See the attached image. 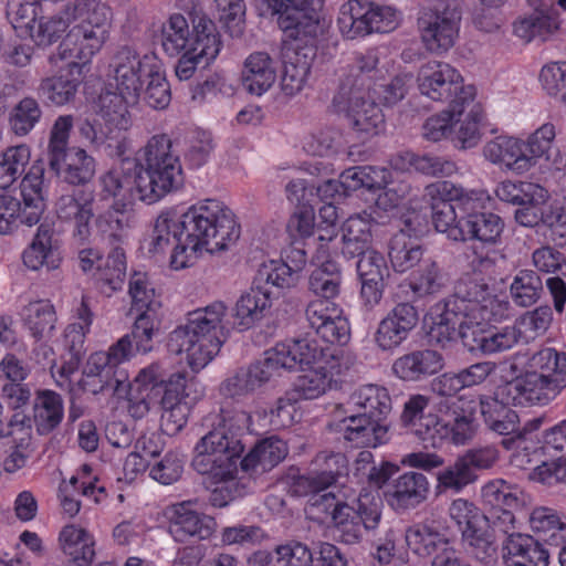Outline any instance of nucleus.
Masks as SVG:
<instances>
[{
	"label": "nucleus",
	"instance_id": "f257e3e1",
	"mask_svg": "<svg viewBox=\"0 0 566 566\" xmlns=\"http://www.w3.org/2000/svg\"><path fill=\"white\" fill-rule=\"evenodd\" d=\"M71 17L77 21L49 57L51 64L67 61L65 74L42 80L40 91L54 105L74 98L83 80L84 67L101 51L109 36L112 9L101 0H75Z\"/></svg>",
	"mask_w": 566,
	"mask_h": 566
},
{
	"label": "nucleus",
	"instance_id": "f03ea898",
	"mask_svg": "<svg viewBox=\"0 0 566 566\" xmlns=\"http://www.w3.org/2000/svg\"><path fill=\"white\" fill-rule=\"evenodd\" d=\"M424 193L429 198L436 230L452 241L494 243L503 231L497 214L475 211L484 198L483 191L440 180L428 185Z\"/></svg>",
	"mask_w": 566,
	"mask_h": 566
},
{
	"label": "nucleus",
	"instance_id": "7ed1b4c3",
	"mask_svg": "<svg viewBox=\"0 0 566 566\" xmlns=\"http://www.w3.org/2000/svg\"><path fill=\"white\" fill-rule=\"evenodd\" d=\"M251 416L239 408H221L202 419L208 432L195 447L192 468L219 481L233 480L239 472L244 451L242 440L249 430Z\"/></svg>",
	"mask_w": 566,
	"mask_h": 566
},
{
	"label": "nucleus",
	"instance_id": "20e7f679",
	"mask_svg": "<svg viewBox=\"0 0 566 566\" xmlns=\"http://www.w3.org/2000/svg\"><path fill=\"white\" fill-rule=\"evenodd\" d=\"M163 63L153 51L144 54L129 45L116 50L109 62V75L115 81V92L99 95L103 118L119 128H129L132 118L129 104H135L142 95L146 81Z\"/></svg>",
	"mask_w": 566,
	"mask_h": 566
},
{
	"label": "nucleus",
	"instance_id": "39448f33",
	"mask_svg": "<svg viewBox=\"0 0 566 566\" xmlns=\"http://www.w3.org/2000/svg\"><path fill=\"white\" fill-rule=\"evenodd\" d=\"M391 410L392 401L387 388L364 385L348 397L339 431L356 448H376L389 439L387 418Z\"/></svg>",
	"mask_w": 566,
	"mask_h": 566
},
{
	"label": "nucleus",
	"instance_id": "423d86ee",
	"mask_svg": "<svg viewBox=\"0 0 566 566\" xmlns=\"http://www.w3.org/2000/svg\"><path fill=\"white\" fill-rule=\"evenodd\" d=\"M224 313L226 306L222 302H214L188 313L186 323L169 334L168 350L176 355L186 354L192 370L202 369L219 353L222 345L220 335Z\"/></svg>",
	"mask_w": 566,
	"mask_h": 566
},
{
	"label": "nucleus",
	"instance_id": "0eeeda50",
	"mask_svg": "<svg viewBox=\"0 0 566 566\" xmlns=\"http://www.w3.org/2000/svg\"><path fill=\"white\" fill-rule=\"evenodd\" d=\"M378 56L375 51L360 53L355 59L354 69L359 73L350 85L342 83L333 98L335 112L343 113L350 120L353 128L366 135H378L385 128V115L375 102H367L369 85L365 87V77L376 70Z\"/></svg>",
	"mask_w": 566,
	"mask_h": 566
},
{
	"label": "nucleus",
	"instance_id": "6e6552de",
	"mask_svg": "<svg viewBox=\"0 0 566 566\" xmlns=\"http://www.w3.org/2000/svg\"><path fill=\"white\" fill-rule=\"evenodd\" d=\"M168 135H154L144 148L145 167L137 164L136 181L138 200L148 205L177 189L182 181L179 157L171 150Z\"/></svg>",
	"mask_w": 566,
	"mask_h": 566
},
{
	"label": "nucleus",
	"instance_id": "1a4fd4ad",
	"mask_svg": "<svg viewBox=\"0 0 566 566\" xmlns=\"http://www.w3.org/2000/svg\"><path fill=\"white\" fill-rule=\"evenodd\" d=\"M182 216L188 231L185 248H207L212 240L214 248H230L241 235L234 212L220 200H199Z\"/></svg>",
	"mask_w": 566,
	"mask_h": 566
},
{
	"label": "nucleus",
	"instance_id": "9d476101",
	"mask_svg": "<svg viewBox=\"0 0 566 566\" xmlns=\"http://www.w3.org/2000/svg\"><path fill=\"white\" fill-rule=\"evenodd\" d=\"M133 356L129 336L120 337L107 352L92 354L83 371V389L93 395L108 392L118 398L129 395V375L122 367Z\"/></svg>",
	"mask_w": 566,
	"mask_h": 566
},
{
	"label": "nucleus",
	"instance_id": "9b49d317",
	"mask_svg": "<svg viewBox=\"0 0 566 566\" xmlns=\"http://www.w3.org/2000/svg\"><path fill=\"white\" fill-rule=\"evenodd\" d=\"M44 164L31 165L20 184L22 202L0 191V233L9 234L19 223L36 224L45 209Z\"/></svg>",
	"mask_w": 566,
	"mask_h": 566
},
{
	"label": "nucleus",
	"instance_id": "f8f14e48",
	"mask_svg": "<svg viewBox=\"0 0 566 566\" xmlns=\"http://www.w3.org/2000/svg\"><path fill=\"white\" fill-rule=\"evenodd\" d=\"M400 23V12L373 0H347L338 10L336 24L344 39H365L374 33H389Z\"/></svg>",
	"mask_w": 566,
	"mask_h": 566
},
{
	"label": "nucleus",
	"instance_id": "ddd939ff",
	"mask_svg": "<svg viewBox=\"0 0 566 566\" xmlns=\"http://www.w3.org/2000/svg\"><path fill=\"white\" fill-rule=\"evenodd\" d=\"M272 15L283 35L295 39L297 34L326 33L329 28L322 14L323 0H260Z\"/></svg>",
	"mask_w": 566,
	"mask_h": 566
},
{
	"label": "nucleus",
	"instance_id": "4468645a",
	"mask_svg": "<svg viewBox=\"0 0 566 566\" xmlns=\"http://www.w3.org/2000/svg\"><path fill=\"white\" fill-rule=\"evenodd\" d=\"M202 396L195 378H188L186 373H175L169 376L166 389L160 400L161 430L168 436L179 433L188 422L192 406Z\"/></svg>",
	"mask_w": 566,
	"mask_h": 566
},
{
	"label": "nucleus",
	"instance_id": "2eb2a0df",
	"mask_svg": "<svg viewBox=\"0 0 566 566\" xmlns=\"http://www.w3.org/2000/svg\"><path fill=\"white\" fill-rule=\"evenodd\" d=\"M324 34H297L295 39L283 35L281 90L285 95L294 96L303 90L317 53V41Z\"/></svg>",
	"mask_w": 566,
	"mask_h": 566
},
{
	"label": "nucleus",
	"instance_id": "dca6fc26",
	"mask_svg": "<svg viewBox=\"0 0 566 566\" xmlns=\"http://www.w3.org/2000/svg\"><path fill=\"white\" fill-rule=\"evenodd\" d=\"M461 15L457 8L436 4L423 9L417 20L421 42L431 53H444L455 43Z\"/></svg>",
	"mask_w": 566,
	"mask_h": 566
},
{
	"label": "nucleus",
	"instance_id": "f3484780",
	"mask_svg": "<svg viewBox=\"0 0 566 566\" xmlns=\"http://www.w3.org/2000/svg\"><path fill=\"white\" fill-rule=\"evenodd\" d=\"M195 39L191 46L184 50L175 66L176 76L180 81L191 78L197 67L203 63L209 65L219 54L222 42L216 23L207 14L193 18Z\"/></svg>",
	"mask_w": 566,
	"mask_h": 566
},
{
	"label": "nucleus",
	"instance_id": "a211bd4d",
	"mask_svg": "<svg viewBox=\"0 0 566 566\" xmlns=\"http://www.w3.org/2000/svg\"><path fill=\"white\" fill-rule=\"evenodd\" d=\"M94 193L81 188L61 195L55 202V212L60 220L72 224L74 244H90L93 235L92 219Z\"/></svg>",
	"mask_w": 566,
	"mask_h": 566
},
{
	"label": "nucleus",
	"instance_id": "6ab92c4d",
	"mask_svg": "<svg viewBox=\"0 0 566 566\" xmlns=\"http://www.w3.org/2000/svg\"><path fill=\"white\" fill-rule=\"evenodd\" d=\"M565 387L536 371L527 370L524 375L506 382L499 389V395L512 401L514 406L547 405Z\"/></svg>",
	"mask_w": 566,
	"mask_h": 566
},
{
	"label": "nucleus",
	"instance_id": "aec40b11",
	"mask_svg": "<svg viewBox=\"0 0 566 566\" xmlns=\"http://www.w3.org/2000/svg\"><path fill=\"white\" fill-rule=\"evenodd\" d=\"M419 322V312L410 302L397 303L384 316L374 334L376 346L386 353H392L408 339Z\"/></svg>",
	"mask_w": 566,
	"mask_h": 566
},
{
	"label": "nucleus",
	"instance_id": "412c9836",
	"mask_svg": "<svg viewBox=\"0 0 566 566\" xmlns=\"http://www.w3.org/2000/svg\"><path fill=\"white\" fill-rule=\"evenodd\" d=\"M418 87L422 95L437 102L455 98L463 85L461 73L446 62L429 61L423 64L417 76Z\"/></svg>",
	"mask_w": 566,
	"mask_h": 566
},
{
	"label": "nucleus",
	"instance_id": "4be33fe9",
	"mask_svg": "<svg viewBox=\"0 0 566 566\" xmlns=\"http://www.w3.org/2000/svg\"><path fill=\"white\" fill-rule=\"evenodd\" d=\"M348 472V461L340 452L322 451L312 461L308 473L301 475L294 483L300 495L319 493L334 485L339 478Z\"/></svg>",
	"mask_w": 566,
	"mask_h": 566
},
{
	"label": "nucleus",
	"instance_id": "5701e85b",
	"mask_svg": "<svg viewBox=\"0 0 566 566\" xmlns=\"http://www.w3.org/2000/svg\"><path fill=\"white\" fill-rule=\"evenodd\" d=\"M176 6L188 14L192 30L190 31L188 19L181 13H172L163 22L159 39L164 52L169 56H178L191 46L195 39L193 18L197 13L206 14L200 0H177Z\"/></svg>",
	"mask_w": 566,
	"mask_h": 566
},
{
	"label": "nucleus",
	"instance_id": "b1692460",
	"mask_svg": "<svg viewBox=\"0 0 566 566\" xmlns=\"http://www.w3.org/2000/svg\"><path fill=\"white\" fill-rule=\"evenodd\" d=\"M430 495L428 478L417 471H407L391 479L384 496L388 505L397 513H406L427 502Z\"/></svg>",
	"mask_w": 566,
	"mask_h": 566
},
{
	"label": "nucleus",
	"instance_id": "393cba45",
	"mask_svg": "<svg viewBox=\"0 0 566 566\" xmlns=\"http://www.w3.org/2000/svg\"><path fill=\"white\" fill-rule=\"evenodd\" d=\"M266 354L280 376L281 370L297 371L319 365L324 348L318 346L316 339L306 336L293 339L291 343L277 344L266 350Z\"/></svg>",
	"mask_w": 566,
	"mask_h": 566
},
{
	"label": "nucleus",
	"instance_id": "a878e982",
	"mask_svg": "<svg viewBox=\"0 0 566 566\" xmlns=\"http://www.w3.org/2000/svg\"><path fill=\"white\" fill-rule=\"evenodd\" d=\"M468 265L472 273L463 274L454 284L453 300L448 302L470 303L471 308L478 305L488 296L490 291L488 283L482 277V272L490 270L494 264V259L489 255L488 250H469L465 253ZM458 306V304H455Z\"/></svg>",
	"mask_w": 566,
	"mask_h": 566
},
{
	"label": "nucleus",
	"instance_id": "bb28decb",
	"mask_svg": "<svg viewBox=\"0 0 566 566\" xmlns=\"http://www.w3.org/2000/svg\"><path fill=\"white\" fill-rule=\"evenodd\" d=\"M78 263L83 272L92 273L111 291L122 289L126 261L120 250H80Z\"/></svg>",
	"mask_w": 566,
	"mask_h": 566
},
{
	"label": "nucleus",
	"instance_id": "cd10ccee",
	"mask_svg": "<svg viewBox=\"0 0 566 566\" xmlns=\"http://www.w3.org/2000/svg\"><path fill=\"white\" fill-rule=\"evenodd\" d=\"M510 403L512 401L503 399L499 391L495 397H482L480 400V411L484 422L492 431L505 436L501 444L506 450L514 449L517 441L523 438L518 416L509 407Z\"/></svg>",
	"mask_w": 566,
	"mask_h": 566
},
{
	"label": "nucleus",
	"instance_id": "c85d7f7f",
	"mask_svg": "<svg viewBox=\"0 0 566 566\" xmlns=\"http://www.w3.org/2000/svg\"><path fill=\"white\" fill-rule=\"evenodd\" d=\"M279 376L268 354L248 367H240L219 386V392L226 398L242 399L252 395L273 377Z\"/></svg>",
	"mask_w": 566,
	"mask_h": 566
},
{
	"label": "nucleus",
	"instance_id": "c756f323",
	"mask_svg": "<svg viewBox=\"0 0 566 566\" xmlns=\"http://www.w3.org/2000/svg\"><path fill=\"white\" fill-rule=\"evenodd\" d=\"M137 161L125 158L119 167H113L99 178L102 199L114 198V208L125 209L138 200L136 181Z\"/></svg>",
	"mask_w": 566,
	"mask_h": 566
},
{
	"label": "nucleus",
	"instance_id": "7c9ffc66",
	"mask_svg": "<svg viewBox=\"0 0 566 566\" xmlns=\"http://www.w3.org/2000/svg\"><path fill=\"white\" fill-rule=\"evenodd\" d=\"M191 502L174 504L170 509L169 533L177 542H186L190 537L209 538L214 530L212 517L199 514L191 507Z\"/></svg>",
	"mask_w": 566,
	"mask_h": 566
},
{
	"label": "nucleus",
	"instance_id": "2f4dec72",
	"mask_svg": "<svg viewBox=\"0 0 566 566\" xmlns=\"http://www.w3.org/2000/svg\"><path fill=\"white\" fill-rule=\"evenodd\" d=\"M505 566H548L549 552L531 535L511 534L502 543Z\"/></svg>",
	"mask_w": 566,
	"mask_h": 566
},
{
	"label": "nucleus",
	"instance_id": "473e14b6",
	"mask_svg": "<svg viewBox=\"0 0 566 566\" xmlns=\"http://www.w3.org/2000/svg\"><path fill=\"white\" fill-rule=\"evenodd\" d=\"M444 366L442 354L432 349H416L396 358L392 374L405 381H421L438 374Z\"/></svg>",
	"mask_w": 566,
	"mask_h": 566
},
{
	"label": "nucleus",
	"instance_id": "72a5a7b5",
	"mask_svg": "<svg viewBox=\"0 0 566 566\" xmlns=\"http://www.w3.org/2000/svg\"><path fill=\"white\" fill-rule=\"evenodd\" d=\"M473 327L463 332V345L471 352L480 350L485 355L511 349L522 336L516 326L484 331L481 323L473 322Z\"/></svg>",
	"mask_w": 566,
	"mask_h": 566
},
{
	"label": "nucleus",
	"instance_id": "f704fd0d",
	"mask_svg": "<svg viewBox=\"0 0 566 566\" xmlns=\"http://www.w3.org/2000/svg\"><path fill=\"white\" fill-rule=\"evenodd\" d=\"M49 164L62 181L73 186H85L95 175V159L78 147L51 157Z\"/></svg>",
	"mask_w": 566,
	"mask_h": 566
},
{
	"label": "nucleus",
	"instance_id": "c9c22d12",
	"mask_svg": "<svg viewBox=\"0 0 566 566\" xmlns=\"http://www.w3.org/2000/svg\"><path fill=\"white\" fill-rule=\"evenodd\" d=\"M405 539L408 548L419 557H434L450 545L444 527L433 518L407 527Z\"/></svg>",
	"mask_w": 566,
	"mask_h": 566
},
{
	"label": "nucleus",
	"instance_id": "e433bc0d",
	"mask_svg": "<svg viewBox=\"0 0 566 566\" xmlns=\"http://www.w3.org/2000/svg\"><path fill=\"white\" fill-rule=\"evenodd\" d=\"M475 96L476 88L474 85L462 88L457 97L450 101L448 109L427 118L422 126L423 137L431 142L451 138L454 133L453 125L455 120H459L457 117L465 112V106L472 103Z\"/></svg>",
	"mask_w": 566,
	"mask_h": 566
},
{
	"label": "nucleus",
	"instance_id": "4c0bfd02",
	"mask_svg": "<svg viewBox=\"0 0 566 566\" xmlns=\"http://www.w3.org/2000/svg\"><path fill=\"white\" fill-rule=\"evenodd\" d=\"M485 158L514 172H525L533 167L532 157L525 150V142L510 136H497L483 149Z\"/></svg>",
	"mask_w": 566,
	"mask_h": 566
},
{
	"label": "nucleus",
	"instance_id": "58836bf2",
	"mask_svg": "<svg viewBox=\"0 0 566 566\" xmlns=\"http://www.w3.org/2000/svg\"><path fill=\"white\" fill-rule=\"evenodd\" d=\"M277 66L266 52H253L243 63L241 82L244 90L255 96L265 94L276 82Z\"/></svg>",
	"mask_w": 566,
	"mask_h": 566
},
{
	"label": "nucleus",
	"instance_id": "ea45409f",
	"mask_svg": "<svg viewBox=\"0 0 566 566\" xmlns=\"http://www.w3.org/2000/svg\"><path fill=\"white\" fill-rule=\"evenodd\" d=\"M429 402L430 398L428 396L420 394L411 395L405 401L400 415L401 426L421 440L426 448H429V442L439 418L437 415L424 413Z\"/></svg>",
	"mask_w": 566,
	"mask_h": 566
},
{
	"label": "nucleus",
	"instance_id": "a19ab883",
	"mask_svg": "<svg viewBox=\"0 0 566 566\" xmlns=\"http://www.w3.org/2000/svg\"><path fill=\"white\" fill-rule=\"evenodd\" d=\"M468 307L461 308L453 302H446L444 311L434 322L428 333L429 342L433 345L444 347L455 335L463 340V332L472 329L473 322Z\"/></svg>",
	"mask_w": 566,
	"mask_h": 566
},
{
	"label": "nucleus",
	"instance_id": "79ce46f5",
	"mask_svg": "<svg viewBox=\"0 0 566 566\" xmlns=\"http://www.w3.org/2000/svg\"><path fill=\"white\" fill-rule=\"evenodd\" d=\"M287 455L286 443L275 437L260 440L240 461V470L249 474L270 471Z\"/></svg>",
	"mask_w": 566,
	"mask_h": 566
},
{
	"label": "nucleus",
	"instance_id": "37998d69",
	"mask_svg": "<svg viewBox=\"0 0 566 566\" xmlns=\"http://www.w3.org/2000/svg\"><path fill=\"white\" fill-rule=\"evenodd\" d=\"M475 433L473 419L463 410L447 411L438 418L429 447L438 448L446 439L454 444H465Z\"/></svg>",
	"mask_w": 566,
	"mask_h": 566
},
{
	"label": "nucleus",
	"instance_id": "c03bdc74",
	"mask_svg": "<svg viewBox=\"0 0 566 566\" xmlns=\"http://www.w3.org/2000/svg\"><path fill=\"white\" fill-rule=\"evenodd\" d=\"M483 504L490 510H524L532 499L517 484L503 479H494L485 483L481 489Z\"/></svg>",
	"mask_w": 566,
	"mask_h": 566
},
{
	"label": "nucleus",
	"instance_id": "a18cd8bd",
	"mask_svg": "<svg viewBox=\"0 0 566 566\" xmlns=\"http://www.w3.org/2000/svg\"><path fill=\"white\" fill-rule=\"evenodd\" d=\"M63 553L74 566H90L95 557V539L85 528L74 524L62 528L59 536Z\"/></svg>",
	"mask_w": 566,
	"mask_h": 566
},
{
	"label": "nucleus",
	"instance_id": "49530a36",
	"mask_svg": "<svg viewBox=\"0 0 566 566\" xmlns=\"http://www.w3.org/2000/svg\"><path fill=\"white\" fill-rule=\"evenodd\" d=\"M187 227L184 223V216L174 209L163 211L156 218L151 234L150 244L153 248H184L186 247Z\"/></svg>",
	"mask_w": 566,
	"mask_h": 566
},
{
	"label": "nucleus",
	"instance_id": "de8ad7c7",
	"mask_svg": "<svg viewBox=\"0 0 566 566\" xmlns=\"http://www.w3.org/2000/svg\"><path fill=\"white\" fill-rule=\"evenodd\" d=\"M395 169L401 171L415 170L431 177H449L457 171V165L438 156L417 155L412 151H401L391 159Z\"/></svg>",
	"mask_w": 566,
	"mask_h": 566
},
{
	"label": "nucleus",
	"instance_id": "09e8293b",
	"mask_svg": "<svg viewBox=\"0 0 566 566\" xmlns=\"http://www.w3.org/2000/svg\"><path fill=\"white\" fill-rule=\"evenodd\" d=\"M13 419H15V422L19 421L20 426L14 424L13 420L9 422L13 428L10 432L12 436V446L3 461V468L9 473L24 468L28 460L35 451V446L32 440V428L30 424L24 426L25 416L15 413Z\"/></svg>",
	"mask_w": 566,
	"mask_h": 566
},
{
	"label": "nucleus",
	"instance_id": "8fccbe9b",
	"mask_svg": "<svg viewBox=\"0 0 566 566\" xmlns=\"http://www.w3.org/2000/svg\"><path fill=\"white\" fill-rule=\"evenodd\" d=\"M532 532L536 539L552 546H559L566 541V522L558 512L552 507H535L528 517Z\"/></svg>",
	"mask_w": 566,
	"mask_h": 566
},
{
	"label": "nucleus",
	"instance_id": "3c124183",
	"mask_svg": "<svg viewBox=\"0 0 566 566\" xmlns=\"http://www.w3.org/2000/svg\"><path fill=\"white\" fill-rule=\"evenodd\" d=\"M64 416L62 397L50 389L38 390L33 405V420L39 434H49L59 427Z\"/></svg>",
	"mask_w": 566,
	"mask_h": 566
},
{
	"label": "nucleus",
	"instance_id": "603ef678",
	"mask_svg": "<svg viewBox=\"0 0 566 566\" xmlns=\"http://www.w3.org/2000/svg\"><path fill=\"white\" fill-rule=\"evenodd\" d=\"M390 181V171L387 168L373 166H355L345 169L339 176L343 193L349 196L352 192L365 188L367 190H382Z\"/></svg>",
	"mask_w": 566,
	"mask_h": 566
},
{
	"label": "nucleus",
	"instance_id": "864d4df0",
	"mask_svg": "<svg viewBox=\"0 0 566 566\" xmlns=\"http://www.w3.org/2000/svg\"><path fill=\"white\" fill-rule=\"evenodd\" d=\"M296 276L291 269L280 260H270L263 263L254 277L253 284L260 290L269 292V297H277L280 290L294 285Z\"/></svg>",
	"mask_w": 566,
	"mask_h": 566
},
{
	"label": "nucleus",
	"instance_id": "5fc2aeb1",
	"mask_svg": "<svg viewBox=\"0 0 566 566\" xmlns=\"http://www.w3.org/2000/svg\"><path fill=\"white\" fill-rule=\"evenodd\" d=\"M163 313L154 308L145 312H137L129 336L133 346V354H146L154 348V338L160 333Z\"/></svg>",
	"mask_w": 566,
	"mask_h": 566
},
{
	"label": "nucleus",
	"instance_id": "6e6d98bb",
	"mask_svg": "<svg viewBox=\"0 0 566 566\" xmlns=\"http://www.w3.org/2000/svg\"><path fill=\"white\" fill-rule=\"evenodd\" d=\"M24 326L36 340L49 337L56 323L54 307L48 301H35L25 305L22 310Z\"/></svg>",
	"mask_w": 566,
	"mask_h": 566
},
{
	"label": "nucleus",
	"instance_id": "4d7b16f0",
	"mask_svg": "<svg viewBox=\"0 0 566 566\" xmlns=\"http://www.w3.org/2000/svg\"><path fill=\"white\" fill-rule=\"evenodd\" d=\"M88 333L77 324H70L64 331L63 345L65 353L62 355L63 363L57 368L62 378L69 379L73 375L85 355V336Z\"/></svg>",
	"mask_w": 566,
	"mask_h": 566
},
{
	"label": "nucleus",
	"instance_id": "13d9d810",
	"mask_svg": "<svg viewBox=\"0 0 566 566\" xmlns=\"http://www.w3.org/2000/svg\"><path fill=\"white\" fill-rule=\"evenodd\" d=\"M513 29L514 34L526 42L536 38L545 41L559 29V19L553 13L535 11L515 21Z\"/></svg>",
	"mask_w": 566,
	"mask_h": 566
},
{
	"label": "nucleus",
	"instance_id": "bf43d9fd",
	"mask_svg": "<svg viewBox=\"0 0 566 566\" xmlns=\"http://www.w3.org/2000/svg\"><path fill=\"white\" fill-rule=\"evenodd\" d=\"M528 370L566 387V353L545 347L534 353L527 361Z\"/></svg>",
	"mask_w": 566,
	"mask_h": 566
},
{
	"label": "nucleus",
	"instance_id": "052dcab7",
	"mask_svg": "<svg viewBox=\"0 0 566 566\" xmlns=\"http://www.w3.org/2000/svg\"><path fill=\"white\" fill-rule=\"evenodd\" d=\"M270 303L269 292L260 290L253 284L250 292L243 294L235 303L234 324L243 329L249 328L255 321L263 317V312L270 306Z\"/></svg>",
	"mask_w": 566,
	"mask_h": 566
},
{
	"label": "nucleus",
	"instance_id": "680f3d73",
	"mask_svg": "<svg viewBox=\"0 0 566 566\" xmlns=\"http://www.w3.org/2000/svg\"><path fill=\"white\" fill-rule=\"evenodd\" d=\"M31 158L27 145L8 147L0 154V189L6 190L24 172Z\"/></svg>",
	"mask_w": 566,
	"mask_h": 566
},
{
	"label": "nucleus",
	"instance_id": "e2e57ef3",
	"mask_svg": "<svg viewBox=\"0 0 566 566\" xmlns=\"http://www.w3.org/2000/svg\"><path fill=\"white\" fill-rule=\"evenodd\" d=\"M495 195L501 201L520 206L532 200H547L548 192L542 186L528 181L504 180L495 189Z\"/></svg>",
	"mask_w": 566,
	"mask_h": 566
},
{
	"label": "nucleus",
	"instance_id": "0e129e2a",
	"mask_svg": "<svg viewBox=\"0 0 566 566\" xmlns=\"http://www.w3.org/2000/svg\"><path fill=\"white\" fill-rule=\"evenodd\" d=\"M542 292V279L532 270L518 271L510 286L513 302L521 307H528L535 304L541 297Z\"/></svg>",
	"mask_w": 566,
	"mask_h": 566
},
{
	"label": "nucleus",
	"instance_id": "69168bd1",
	"mask_svg": "<svg viewBox=\"0 0 566 566\" xmlns=\"http://www.w3.org/2000/svg\"><path fill=\"white\" fill-rule=\"evenodd\" d=\"M467 108H470L468 115L463 120H458L461 123L460 127L454 137H451L452 142L463 149L474 147L479 143L484 120L483 108L480 103H475V97L472 103L465 106V109ZM457 118H460V116Z\"/></svg>",
	"mask_w": 566,
	"mask_h": 566
},
{
	"label": "nucleus",
	"instance_id": "338daca9",
	"mask_svg": "<svg viewBox=\"0 0 566 566\" xmlns=\"http://www.w3.org/2000/svg\"><path fill=\"white\" fill-rule=\"evenodd\" d=\"M42 117V111L36 99L33 97L22 98L11 109L9 115V125L17 136L28 135Z\"/></svg>",
	"mask_w": 566,
	"mask_h": 566
},
{
	"label": "nucleus",
	"instance_id": "774afa93",
	"mask_svg": "<svg viewBox=\"0 0 566 566\" xmlns=\"http://www.w3.org/2000/svg\"><path fill=\"white\" fill-rule=\"evenodd\" d=\"M468 553L484 566H492L497 560V545L492 535L480 526L462 536Z\"/></svg>",
	"mask_w": 566,
	"mask_h": 566
}]
</instances>
